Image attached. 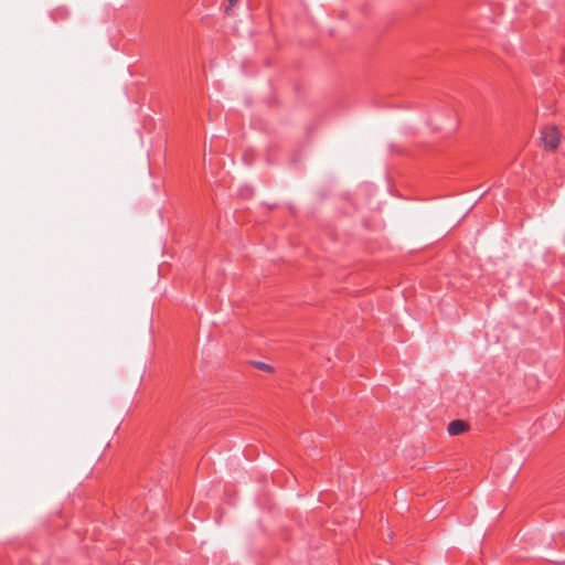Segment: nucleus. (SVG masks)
Returning a JSON list of instances; mask_svg holds the SVG:
<instances>
[{"mask_svg":"<svg viewBox=\"0 0 565 565\" xmlns=\"http://www.w3.org/2000/svg\"><path fill=\"white\" fill-rule=\"evenodd\" d=\"M257 366L260 369V370H265V371H268L270 367L269 365L263 363V362H259L257 363Z\"/></svg>","mask_w":565,"mask_h":565,"instance_id":"20e7f679","label":"nucleus"},{"mask_svg":"<svg viewBox=\"0 0 565 565\" xmlns=\"http://www.w3.org/2000/svg\"><path fill=\"white\" fill-rule=\"evenodd\" d=\"M468 424L465 423L463 420L456 419L449 423L447 430L449 435L458 436L465 433L468 429Z\"/></svg>","mask_w":565,"mask_h":565,"instance_id":"f03ea898","label":"nucleus"},{"mask_svg":"<svg viewBox=\"0 0 565 565\" xmlns=\"http://www.w3.org/2000/svg\"><path fill=\"white\" fill-rule=\"evenodd\" d=\"M237 3V0H228V6L225 8V12L228 13L231 8Z\"/></svg>","mask_w":565,"mask_h":565,"instance_id":"7ed1b4c3","label":"nucleus"},{"mask_svg":"<svg viewBox=\"0 0 565 565\" xmlns=\"http://www.w3.org/2000/svg\"><path fill=\"white\" fill-rule=\"evenodd\" d=\"M541 139L546 148L554 150L559 145L561 135L556 127L547 126L542 129Z\"/></svg>","mask_w":565,"mask_h":565,"instance_id":"f257e3e1","label":"nucleus"}]
</instances>
